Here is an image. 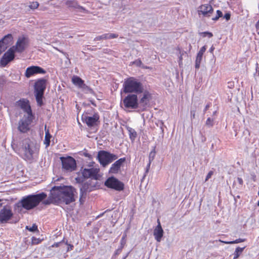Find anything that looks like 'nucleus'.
Returning <instances> with one entry per match:
<instances>
[{"label": "nucleus", "mask_w": 259, "mask_h": 259, "mask_svg": "<svg viewBox=\"0 0 259 259\" xmlns=\"http://www.w3.org/2000/svg\"><path fill=\"white\" fill-rule=\"evenodd\" d=\"M76 189L69 186H60L53 187L47 199L44 200L45 205L54 204L58 205L61 202L69 204L75 201L74 193Z\"/></svg>", "instance_id": "1"}, {"label": "nucleus", "mask_w": 259, "mask_h": 259, "mask_svg": "<svg viewBox=\"0 0 259 259\" xmlns=\"http://www.w3.org/2000/svg\"><path fill=\"white\" fill-rule=\"evenodd\" d=\"M47 196V194L44 192L35 195H28L21 199L20 201L21 205L27 210L31 209L37 206Z\"/></svg>", "instance_id": "2"}, {"label": "nucleus", "mask_w": 259, "mask_h": 259, "mask_svg": "<svg viewBox=\"0 0 259 259\" xmlns=\"http://www.w3.org/2000/svg\"><path fill=\"white\" fill-rule=\"evenodd\" d=\"M123 90L125 93L140 94L143 93L144 89L140 81L135 77H130L125 79Z\"/></svg>", "instance_id": "3"}, {"label": "nucleus", "mask_w": 259, "mask_h": 259, "mask_svg": "<svg viewBox=\"0 0 259 259\" xmlns=\"http://www.w3.org/2000/svg\"><path fill=\"white\" fill-rule=\"evenodd\" d=\"M47 87V80L44 78L38 79L34 85V94L37 105L41 107L44 105V93Z\"/></svg>", "instance_id": "4"}, {"label": "nucleus", "mask_w": 259, "mask_h": 259, "mask_svg": "<svg viewBox=\"0 0 259 259\" xmlns=\"http://www.w3.org/2000/svg\"><path fill=\"white\" fill-rule=\"evenodd\" d=\"M28 140H25L24 146L23 147V155L22 157L25 160L28 161L32 160L34 157L37 156L38 155L39 147L36 145H30L27 141Z\"/></svg>", "instance_id": "5"}, {"label": "nucleus", "mask_w": 259, "mask_h": 259, "mask_svg": "<svg viewBox=\"0 0 259 259\" xmlns=\"http://www.w3.org/2000/svg\"><path fill=\"white\" fill-rule=\"evenodd\" d=\"M118 158L116 155L111 154L104 150L100 151L98 152L97 159L100 163L104 167L112 162L113 160Z\"/></svg>", "instance_id": "6"}, {"label": "nucleus", "mask_w": 259, "mask_h": 259, "mask_svg": "<svg viewBox=\"0 0 259 259\" xmlns=\"http://www.w3.org/2000/svg\"><path fill=\"white\" fill-rule=\"evenodd\" d=\"M34 119V115H24L18 122V130L22 133H27L30 129V125Z\"/></svg>", "instance_id": "7"}, {"label": "nucleus", "mask_w": 259, "mask_h": 259, "mask_svg": "<svg viewBox=\"0 0 259 259\" xmlns=\"http://www.w3.org/2000/svg\"><path fill=\"white\" fill-rule=\"evenodd\" d=\"M104 185L107 188L113 189L117 191H121L124 189V185L123 183L114 177L108 178L105 181Z\"/></svg>", "instance_id": "8"}, {"label": "nucleus", "mask_w": 259, "mask_h": 259, "mask_svg": "<svg viewBox=\"0 0 259 259\" xmlns=\"http://www.w3.org/2000/svg\"><path fill=\"white\" fill-rule=\"evenodd\" d=\"M62 168L67 171H72L76 169V163L75 159L71 156L61 157Z\"/></svg>", "instance_id": "9"}, {"label": "nucleus", "mask_w": 259, "mask_h": 259, "mask_svg": "<svg viewBox=\"0 0 259 259\" xmlns=\"http://www.w3.org/2000/svg\"><path fill=\"white\" fill-rule=\"evenodd\" d=\"M213 13V8L209 4L200 5L197 8V14L200 18H209Z\"/></svg>", "instance_id": "10"}, {"label": "nucleus", "mask_w": 259, "mask_h": 259, "mask_svg": "<svg viewBox=\"0 0 259 259\" xmlns=\"http://www.w3.org/2000/svg\"><path fill=\"white\" fill-rule=\"evenodd\" d=\"M15 47L9 48L3 55L0 60V65L4 67L12 61L15 57Z\"/></svg>", "instance_id": "11"}, {"label": "nucleus", "mask_w": 259, "mask_h": 259, "mask_svg": "<svg viewBox=\"0 0 259 259\" xmlns=\"http://www.w3.org/2000/svg\"><path fill=\"white\" fill-rule=\"evenodd\" d=\"M123 104L126 108L137 109L138 107V100L137 95L136 94H130L123 100Z\"/></svg>", "instance_id": "12"}, {"label": "nucleus", "mask_w": 259, "mask_h": 259, "mask_svg": "<svg viewBox=\"0 0 259 259\" xmlns=\"http://www.w3.org/2000/svg\"><path fill=\"white\" fill-rule=\"evenodd\" d=\"M13 214L11 207L8 205H5L0 210V222L1 223H7L12 218Z\"/></svg>", "instance_id": "13"}, {"label": "nucleus", "mask_w": 259, "mask_h": 259, "mask_svg": "<svg viewBox=\"0 0 259 259\" xmlns=\"http://www.w3.org/2000/svg\"><path fill=\"white\" fill-rule=\"evenodd\" d=\"M16 105L27 113V115H33L29 101L27 99L22 98L16 102Z\"/></svg>", "instance_id": "14"}, {"label": "nucleus", "mask_w": 259, "mask_h": 259, "mask_svg": "<svg viewBox=\"0 0 259 259\" xmlns=\"http://www.w3.org/2000/svg\"><path fill=\"white\" fill-rule=\"evenodd\" d=\"M99 168H84L81 174L84 178L88 179L89 178L92 179L97 180L99 178Z\"/></svg>", "instance_id": "15"}, {"label": "nucleus", "mask_w": 259, "mask_h": 259, "mask_svg": "<svg viewBox=\"0 0 259 259\" xmlns=\"http://www.w3.org/2000/svg\"><path fill=\"white\" fill-rule=\"evenodd\" d=\"M46 71L42 68L38 66H32L28 67L25 71V75L29 78L36 74H45Z\"/></svg>", "instance_id": "16"}, {"label": "nucleus", "mask_w": 259, "mask_h": 259, "mask_svg": "<svg viewBox=\"0 0 259 259\" xmlns=\"http://www.w3.org/2000/svg\"><path fill=\"white\" fill-rule=\"evenodd\" d=\"M28 44V39L24 37H19L16 43L15 47V52L18 53L23 52Z\"/></svg>", "instance_id": "17"}, {"label": "nucleus", "mask_w": 259, "mask_h": 259, "mask_svg": "<svg viewBox=\"0 0 259 259\" xmlns=\"http://www.w3.org/2000/svg\"><path fill=\"white\" fill-rule=\"evenodd\" d=\"M96 188L95 185H93L91 183L86 182L83 184L80 188V201H81L82 198H85L87 193L94 191Z\"/></svg>", "instance_id": "18"}, {"label": "nucleus", "mask_w": 259, "mask_h": 259, "mask_svg": "<svg viewBox=\"0 0 259 259\" xmlns=\"http://www.w3.org/2000/svg\"><path fill=\"white\" fill-rule=\"evenodd\" d=\"M82 121L89 127H92L95 125L97 122L99 121V115L98 113H95L92 117L85 116L82 117Z\"/></svg>", "instance_id": "19"}, {"label": "nucleus", "mask_w": 259, "mask_h": 259, "mask_svg": "<svg viewBox=\"0 0 259 259\" xmlns=\"http://www.w3.org/2000/svg\"><path fill=\"white\" fill-rule=\"evenodd\" d=\"M157 225L154 228L153 231V235L157 242H160L163 236V230L161 227L160 222L159 219H157Z\"/></svg>", "instance_id": "20"}, {"label": "nucleus", "mask_w": 259, "mask_h": 259, "mask_svg": "<svg viewBox=\"0 0 259 259\" xmlns=\"http://www.w3.org/2000/svg\"><path fill=\"white\" fill-rule=\"evenodd\" d=\"M126 161L125 157H123L116 160L113 163L109 169V172L111 174H117L119 171L121 166Z\"/></svg>", "instance_id": "21"}, {"label": "nucleus", "mask_w": 259, "mask_h": 259, "mask_svg": "<svg viewBox=\"0 0 259 259\" xmlns=\"http://www.w3.org/2000/svg\"><path fill=\"white\" fill-rule=\"evenodd\" d=\"M72 82L74 85L77 86L79 88H81L84 90L89 89V87L84 83V80L77 76H73L72 77Z\"/></svg>", "instance_id": "22"}, {"label": "nucleus", "mask_w": 259, "mask_h": 259, "mask_svg": "<svg viewBox=\"0 0 259 259\" xmlns=\"http://www.w3.org/2000/svg\"><path fill=\"white\" fill-rule=\"evenodd\" d=\"M66 5L70 8L78 9L81 10L82 11L88 13V11L87 10L84 8L79 6L77 2L75 1H67L65 2Z\"/></svg>", "instance_id": "23"}, {"label": "nucleus", "mask_w": 259, "mask_h": 259, "mask_svg": "<svg viewBox=\"0 0 259 259\" xmlns=\"http://www.w3.org/2000/svg\"><path fill=\"white\" fill-rule=\"evenodd\" d=\"M13 37L11 34L5 35L0 41H2L4 47H7V49L12 44Z\"/></svg>", "instance_id": "24"}, {"label": "nucleus", "mask_w": 259, "mask_h": 259, "mask_svg": "<svg viewBox=\"0 0 259 259\" xmlns=\"http://www.w3.org/2000/svg\"><path fill=\"white\" fill-rule=\"evenodd\" d=\"M45 137L44 140V144L46 145V146L47 147L50 146V139L52 138L51 135L50 134L49 130L47 128V126H45Z\"/></svg>", "instance_id": "25"}, {"label": "nucleus", "mask_w": 259, "mask_h": 259, "mask_svg": "<svg viewBox=\"0 0 259 259\" xmlns=\"http://www.w3.org/2000/svg\"><path fill=\"white\" fill-rule=\"evenodd\" d=\"M151 94L148 92L146 91L144 92L142 98L140 99V102L147 104L149 102Z\"/></svg>", "instance_id": "26"}, {"label": "nucleus", "mask_w": 259, "mask_h": 259, "mask_svg": "<svg viewBox=\"0 0 259 259\" xmlns=\"http://www.w3.org/2000/svg\"><path fill=\"white\" fill-rule=\"evenodd\" d=\"M206 49L205 46H203L200 49V50H199V51L198 52V53L197 54V57L196 58V60L202 61L203 55L204 53L205 52Z\"/></svg>", "instance_id": "27"}, {"label": "nucleus", "mask_w": 259, "mask_h": 259, "mask_svg": "<svg viewBox=\"0 0 259 259\" xmlns=\"http://www.w3.org/2000/svg\"><path fill=\"white\" fill-rule=\"evenodd\" d=\"M244 240H245V239L239 238V239H236L234 241H222L221 240H219V241L221 242L224 243L225 244H236V243H241V242H244Z\"/></svg>", "instance_id": "28"}, {"label": "nucleus", "mask_w": 259, "mask_h": 259, "mask_svg": "<svg viewBox=\"0 0 259 259\" xmlns=\"http://www.w3.org/2000/svg\"><path fill=\"white\" fill-rule=\"evenodd\" d=\"M244 248H245V247H237L236 248L235 252L234 253V256H235V258H238L239 256H240V255L243 252Z\"/></svg>", "instance_id": "29"}, {"label": "nucleus", "mask_w": 259, "mask_h": 259, "mask_svg": "<svg viewBox=\"0 0 259 259\" xmlns=\"http://www.w3.org/2000/svg\"><path fill=\"white\" fill-rule=\"evenodd\" d=\"M128 132L130 139L132 140H134L137 136V132L131 128L128 130Z\"/></svg>", "instance_id": "30"}, {"label": "nucleus", "mask_w": 259, "mask_h": 259, "mask_svg": "<svg viewBox=\"0 0 259 259\" xmlns=\"http://www.w3.org/2000/svg\"><path fill=\"white\" fill-rule=\"evenodd\" d=\"M223 17V13L220 10L217 11V15L214 17L212 18V20L213 21H217L221 17Z\"/></svg>", "instance_id": "31"}, {"label": "nucleus", "mask_w": 259, "mask_h": 259, "mask_svg": "<svg viewBox=\"0 0 259 259\" xmlns=\"http://www.w3.org/2000/svg\"><path fill=\"white\" fill-rule=\"evenodd\" d=\"M155 154H156V152H155V148H154L149 153V160L150 161H152L153 160V159H154V157L155 156Z\"/></svg>", "instance_id": "32"}, {"label": "nucleus", "mask_w": 259, "mask_h": 259, "mask_svg": "<svg viewBox=\"0 0 259 259\" xmlns=\"http://www.w3.org/2000/svg\"><path fill=\"white\" fill-rule=\"evenodd\" d=\"M213 119L208 117L206 121L205 124L209 127H212L213 125Z\"/></svg>", "instance_id": "33"}, {"label": "nucleus", "mask_w": 259, "mask_h": 259, "mask_svg": "<svg viewBox=\"0 0 259 259\" xmlns=\"http://www.w3.org/2000/svg\"><path fill=\"white\" fill-rule=\"evenodd\" d=\"M38 6L39 4L37 2H33L30 5L29 7L31 9H36L38 7Z\"/></svg>", "instance_id": "34"}, {"label": "nucleus", "mask_w": 259, "mask_h": 259, "mask_svg": "<svg viewBox=\"0 0 259 259\" xmlns=\"http://www.w3.org/2000/svg\"><path fill=\"white\" fill-rule=\"evenodd\" d=\"M96 40H101L102 39H107V34H103L102 35L97 36L95 39Z\"/></svg>", "instance_id": "35"}, {"label": "nucleus", "mask_w": 259, "mask_h": 259, "mask_svg": "<svg viewBox=\"0 0 259 259\" xmlns=\"http://www.w3.org/2000/svg\"><path fill=\"white\" fill-rule=\"evenodd\" d=\"M26 229L27 230H29L31 232H34V231H37V230H38L37 226V225H36V224H33L32 226V227H30L29 228H28V227L27 226Z\"/></svg>", "instance_id": "36"}, {"label": "nucleus", "mask_w": 259, "mask_h": 259, "mask_svg": "<svg viewBox=\"0 0 259 259\" xmlns=\"http://www.w3.org/2000/svg\"><path fill=\"white\" fill-rule=\"evenodd\" d=\"M107 39H113L118 37V34L115 33H106Z\"/></svg>", "instance_id": "37"}, {"label": "nucleus", "mask_w": 259, "mask_h": 259, "mask_svg": "<svg viewBox=\"0 0 259 259\" xmlns=\"http://www.w3.org/2000/svg\"><path fill=\"white\" fill-rule=\"evenodd\" d=\"M203 37H206V36H208L209 37H211L213 36V34L211 32H203L202 33Z\"/></svg>", "instance_id": "38"}, {"label": "nucleus", "mask_w": 259, "mask_h": 259, "mask_svg": "<svg viewBox=\"0 0 259 259\" xmlns=\"http://www.w3.org/2000/svg\"><path fill=\"white\" fill-rule=\"evenodd\" d=\"M64 242V240H62L60 242H56V243H54L53 245H52L51 247H59L61 244H62L63 242Z\"/></svg>", "instance_id": "39"}, {"label": "nucleus", "mask_w": 259, "mask_h": 259, "mask_svg": "<svg viewBox=\"0 0 259 259\" xmlns=\"http://www.w3.org/2000/svg\"><path fill=\"white\" fill-rule=\"evenodd\" d=\"M66 244L67 245V249L66 251V252H68L69 251L72 250L73 249V245L71 244H68L67 242H66Z\"/></svg>", "instance_id": "40"}, {"label": "nucleus", "mask_w": 259, "mask_h": 259, "mask_svg": "<svg viewBox=\"0 0 259 259\" xmlns=\"http://www.w3.org/2000/svg\"><path fill=\"white\" fill-rule=\"evenodd\" d=\"M213 174V172L211 170V171H209V172L208 173V174L207 175V176L206 177L205 182L208 181V179L211 178V177L212 176Z\"/></svg>", "instance_id": "41"}, {"label": "nucleus", "mask_w": 259, "mask_h": 259, "mask_svg": "<svg viewBox=\"0 0 259 259\" xmlns=\"http://www.w3.org/2000/svg\"><path fill=\"white\" fill-rule=\"evenodd\" d=\"M201 61L196 60H195V68L198 69L200 67V63Z\"/></svg>", "instance_id": "42"}, {"label": "nucleus", "mask_w": 259, "mask_h": 259, "mask_svg": "<svg viewBox=\"0 0 259 259\" xmlns=\"http://www.w3.org/2000/svg\"><path fill=\"white\" fill-rule=\"evenodd\" d=\"M191 119L193 120L195 118V110H191L190 111Z\"/></svg>", "instance_id": "43"}, {"label": "nucleus", "mask_w": 259, "mask_h": 259, "mask_svg": "<svg viewBox=\"0 0 259 259\" xmlns=\"http://www.w3.org/2000/svg\"><path fill=\"white\" fill-rule=\"evenodd\" d=\"M224 18L226 19L227 21H228L230 19L231 15L230 13H226L224 16Z\"/></svg>", "instance_id": "44"}, {"label": "nucleus", "mask_w": 259, "mask_h": 259, "mask_svg": "<svg viewBox=\"0 0 259 259\" xmlns=\"http://www.w3.org/2000/svg\"><path fill=\"white\" fill-rule=\"evenodd\" d=\"M211 105V103H209L206 105V106L204 109V112H205L208 109V108L210 107Z\"/></svg>", "instance_id": "45"}, {"label": "nucleus", "mask_w": 259, "mask_h": 259, "mask_svg": "<svg viewBox=\"0 0 259 259\" xmlns=\"http://www.w3.org/2000/svg\"><path fill=\"white\" fill-rule=\"evenodd\" d=\"M237 181L239 183V184L242 185L243 184V181L242 178H237Z\"/></svg>", "instance_id": "46"}, {"label": "nucleus", "mask_w": 259, "mask_h": 259, "mask_svg": "<svg viewBox=\"0 0 259 259\" xmlns=\"http://www.w3.org/2000/svg\"><path fill=\"white\" fill-rule=\"evenodd\" d=\"M182 60H183L182 54H181L180 55V56L179 57V64H181L182 63Z\"/></svg>", "instance_id": "47"}, {"label": "nucleus", "mask_w": 259, "mask_h": 259, "mask_svg": "<svg viewBox=\"0 0 259 259\" xmlns=\"http://www.w3.org/2000/svg\"><path fill=\"white\" fill-rule=\"evenodd\" d=\"M151 162L152 161H150L149 160V163H148V164L147 165V171L148 170V169L150 168Z\"/></svg>", "instance_id": "48"}, {"label": "nucleus", "mask_w": 259, "mask_h": 259, "mask_svg": "<svg viewBox=\"0 0 259 259\" xmlns=\"http://www.w3.org/2000/svg\"><path fill=\"white\" fill-rule=\"evenodd\" d=\"M136 62H139L140 64H141L142 63L140 60H137Z\"/></svg>", "instance_id": "49"}, {"label": "nucleus", "mask_w": 259, "mask_h": 259, "mask_svg": "<svg viewBox=\"0 0 259 259\" xmlns=\"http://www.w3.org/2000/svg\"><path fill=\"white\" fill-rule=\"evenodd\" d=\"M257 205L259 206V200L257 202Z\"/></svg>", "instance_id": "50"}, {"label": "nucleus", "mask_w": 259, "mask_h": 259, "mask_svg": "<svg viewBox=\"0 0 259 259\" xmlns=\"http://www.w3.org/2000/svg\"><path fill=\"white\" fill-rule=\"evenodd\" d=\"M233 259H238V258H235V256H234L233 258Z\"/></svg>", "instance_id": "51"}, {"label": "nucleus", "mask_w": 259, "mask_h": 259, "mask_svg": "<svg viewBox=\"0 0 259 259\" xmlns=\"http://www.w3.org/2000/svg\"><path fill=\"white\" fill-rule=\"evenodd\" d=\"M217 113V111L213 112V114H215Z\"/></svg>", "instance_id": "52"}, {"label": "nucleus", "mask_w": 259, "mask_h": 259, "mask_svg": "<svg viewBox=\"0 0 259 259\" xmlns=\"http://www.w3.org/2000/svg\"><path fill=\"white\" fill-rule=\"evenodd\" d=\"M85 259H88V258H85Z\"/></svg>", "instance_id": "53"}]
</instances>
